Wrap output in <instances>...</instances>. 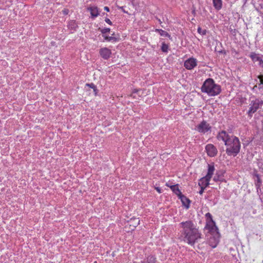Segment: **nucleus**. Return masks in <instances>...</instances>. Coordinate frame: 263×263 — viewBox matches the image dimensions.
Listing matches in <instances>:
<instances>
[{
  "mask_svg": "<svg viewBox=\"0 0 263 263\" xmlns=\"http://www.w3.org/2000/svg\"><path fill=\"white\" fill-rule=\"evenodd\" d=\"M119 8H120V9H121V10H122L124 13H127V11H126L124 10V7H120Z\"/></svg>",
  "mask_w": 263,
  "mask_h": 263,
  "instance_id": "c9c22d12",
  "label": "nucleus"
},
{
  "mask_svg": "<svg viewBox=\"0 0 263 263\" xmlns=\"http://www.w3.org/2000/svg\"><path fill=\"white\" fill-rule=\"evenodd\" d=\"M99 30H100V31L102 34H105L107 32H109L110 30V29L108 28H104L103 29H100L99 28Z\"/></svg>",
  "mask_w": 263,
  "mask_h": 263,
  "instance_id": "a878e982",
  "label": "nucleus"
},
{
  "mask_svg": "<svg viewBox=\"0 0 263 263\" xmlns=\"http://www.w3.org/2000/svg\"><path fill=\"white\" fill-rule=\"evenodd\" d=\"M263 1V0H262Z\"/></svg>",
  "mask_w": 263,
  "mask_h": 263,
  "instance_id": "ea45409f",
  "label": "nucleus"
},
{
  "mask_svg": "<svg viewBox=\"0 0 263 263\" xmlns=\"http://www.w3.org/2000/svg\"><path fill=\"white\" fill-rule=\"evenodd\" d=\"M205 150L208 155L211 157L215 156L218 152L216 147L212 144H207L205 146Z\"/></svg>",
  "mask_w": 263,
  "mask_h": 263,
  "instance_id": "0eeeda50",
  "label": "nucleus"
},
{
  "mask_svg": "<svg viewBox=\"0 0 263 263\" xmlns=\"http://www.w3.org/2000/svg\"><path fill=\"white\" fill-rule=\"evenodd\" d=\"M239 263H240V262H239Z\"/></svg>",
  "mask_w": 263,
  "mask_h": 263,
  "instance_id": "a19ab883",
  "label": "nucleus"
},
{
  "mask_svg": "<svg viewBox=\"0 0 263 263\" xmlns=\"http://www.w3.org/2000/svg\"><path fill=\"white\" fill-rule=\"evenodd\" d=\"M208 173L206 175L204 178L206 179L207 181H210L213 175L214 174V172L215 171V167L214 163L208 164Z\"/></svg>",
  "mask_w": 263,
  "mask_h": 263,
  "instance_id": "f8f14e48",
  "label": "nucleus"
},
{
  "mask_svg": "<svg viewBox=\"0 0 263 263\" xmlns=\"http://www.w3.org/2000/svg\"><path fill=\"white\" fill-rule=\"evenodd\" d=\"M253 175L254 177L256 178V179L255 180V186L258 190L260 188L261 184V180L260 178L259 175L257 173V171L256 170H254L253 172Z\"/></svg>",
  "mask_w": 263,
  "mask_h": 263,
  "instance_id": "2eb2a0df",
  "label": "nucleus"
},
{
  "mask_svg": "<svg viewBox=\"0 0 263 263\" xmlns=\"http://www.w3.org/2000/svg\"><path fill=\"white\" fill-rule=\"evenodd\" d=\"M201 91L206 93L209 96L214 97L219 95L221 91V86L215 83L212 78H208L203 82Z\"/></svg>",
  "mask_w": 263,
  "mask_h": 263,
  "instance_id": "7ed1b4c3",
  "label": "nucleus"
},
{
  "mask_svg": "<svg viewBox=\"0 0 263 263\" xmlns=\"http://www.w3.org/2000/svg\"><path fill=\"white\" fill-rule=\"evenodd\" d=\"M104 9L107 11V12H109V7H107V6H105L104 8Z\"/></svg>",
  "mask_w": 263,
  "mask_h": 263,
  "instance_id": "4c0bfd02",
  "label": "nucleus"
},
{
  "mask_svg": "<svg viewBox=\"0 0 263 263\" xmlns=\"http://www.w3.org/2000/svg\"><path fill=\"white\" fill-rule=\"evenodd\" d=\"M68 27L69 29L75 31L78 27V26L75 21H71L69 22Z\"/></svg>",
  "mask_w": 263,
  "mask_h": 263,
  "instance_id": "6ab92c4d",
  "label": "nucleus"
},
{
  "mask_svg": "<svg viewBox=\"0 0 263 263\" xmlns=\"http://www.w3.org/2000/svg\"><path fill=\"white\" fill-rule=\"evenodd\" d=\"M166 185H167V186H169V187L171 188V189L172 190L173 189H174V188L176 187V184H175V185H169L168 183H166Z\"/></svg>",
  "mask_w": 263,
  "mask_h": 263,
  "instance_id": "72a5a7b5",
  "label": "nucleus"
},
{
  "mask_svg": "<svg viewBox=\"0 0 263 263\" xmlns=\"http://www.w3.org/2000/svg\"><path fill=\"white\" fill-rule=\"evenodd\" d=\"M69 11L68 9L65 8L62 10L63 14L64 15H67L69 13Z\"/></svg>",
  "mask_w": 263,
  "mask_h": 263,
  "instance_id": "c756f323",
  "label": "nucleus"
},
{
  "mask_svg": "<svg viewBox=\"0 0 263 263\" xmlns=\"http://www.w3.org/2000/svg\"><path fill=\"white\" fill-rule=\"evenodd\" d=\"M259 63H258V65L261 67H263V61L261 59L259 61Z\"/></svg>",
  "mask_w": 263,
  "mask_h": 263,
  "instance_id": "473e14b6",
  "label": "nucleus"
},
{
  "mask_svg": "<svg viewBox=\"0 0 263 263\" xmlns=\"http://www.w3.org/2000/svg\"><path fill=\"white\" fill-rule=\"evenodd\" d=\"M258 78L259 79V82H260V83L259 85H261V86H260L259 87V88H263V75L261 74V75L258 76Z\"/></svg>",
  "mask_w": 263,
  "mask_h": 263,
  "instance_id": "393cba45",
  "label": "nucleus"
},
{
  "mask_svg": "<svg viewBox=\"0 0 263 263\" xmlns=\"http://www.w3.org/2000/svg\"><path fill=\"white\" fill-rule=\"evenodd\" d=\"M197 66V60L190 58L186 60L184 63V66L188 70H191Z\"/></svg>",
  "mask_w": 263,
  "mask_h": 263,
  "instance_id": "6e6552de",
  "label": "nucleus"
},
{
  "mask_svg": "<svg viewBox=\"0 0 263 263\" xmlns=\"http://www.w3.org/2000/svg\"><path fill=\"white\" fill-rule=\"evenodd\" d=\"M168 46L164 42L162 43L161 46V50L163 52H167L168 51Z\"/></svg>",
  "mask_w": 263,
  "mask_h": 263,
  "instance_id": "b1692460",
  "label": "nucleus"
},
{
  "mask_svg": "<svg viewBox=\"0 0 263 263\" xmlns=\"http://www.w3.org/2000/svg\"><path fill=\"white\" fill-rule=\"evenodd\" d=\"M155 31L158 32L161 36L168 37H170L171 36L167 32L162 29H156Z\"/></svg>",
  "mask_w": 263,
  "mask_h": 263,
  "instance_id": "412c9836",
  "label": "nucleus"
},
{
  "mask_svg": "<svg viewBox=\"0 0 263 263\" xmlns=\"http://www.w3.org/2000/svg\"><path fill=\"white\" fill-rule=\"evenodd\" d=\"M88 10L90 11L93 18L96 17L99 15L98 9L97 7H90L88 8Z\"/></svg>",
  "mask_w": 263,
  "mask_h": 263,
  "instance_id": "dca6fc26",
  "label": "nucleus"
},
{
  "mask_svg": "<svg viewBox=\"0 0 263 263\" xmlns=\"http://www.w3.org/2000/svg\"><path fill=\"white\" fill-rule=\"evenodd\" d=\"M210 184V181H207L205 178H201L198 182L199 186H200V190L199 192V194L202 195L206 187Z\"/></svg>",
  "mask_w": 263,
  "mask_h": 263,
  "instance_id": "1a4fd4ad",
  "label": "nucleus"
},
{
  "mask_svg": "<svg viewBox=\"0 0 263 263\" xmlns=\"http://www.w3.org/2000/svg\"><path fill=\"white\" fill-rule=\"evenodd\" d=\"M220 53L226 54V51L224 50H221L218 51Z\"/></svg>",
  "mask_w": 263,
  "mask_h": 263,
  "instance_id": "f704fd0d",
  "label": "nucleus"
},
{
  "mask_svg": "<svg viewBox=\"0 0 263 263\" xmlns=\"http://www.w3.org/2000/svg\"><path fill=\"white\" fill-rule=\"evenodd\" d=\"M103 36L104 37L105 40H106L108 42L111 41V42H115L118 41L117 38H116L114 36H104V35H103Z\"/></svg>",
  "mask_w": 263,
  "mask_h": 263,
  "instance_id": "5701e85b",
  "label": "nucleus"
},
{
  "mask_svg": "<svg viewBox=\"0 0 263 263\" xmlns=\"http://www.w3.org/2000/svg\"><path fill=\"white\" fill-rule=\"evenodd\" d=\"M86 86L89 87V88H92V89H93V88H95V87L96 86L93 83H87V84H86Z\"/></svg>",
  "mask_w": 263,
  "mask_h": 263,
  "instance_id": "c85d7f7f",
  "label": "nucleus"
},
{
  "mask_svg": "<svg viewBox=\"0 0 263 263\" xmlns=\"http://www.w3.org/2000/svg\"><path fill=\"white\" fill-rule=\"evenodd\" d=\"M156 190H157V191L158 193H161V190L159 187H156Z\"/></svg>",
  "mask_w": 263,
  "mask_h": 263,
  "instance_id": "e433bc0d",
  "label": "nucleus"
},
{
  "mask_svg": "<svg viewBox=\"0 0 263 263\" xmlns=\"http://www.w3.org/2000/svg\"><path fill=\"white\" fill-rule=\"evenodd\" d=\"M250 57L254 62H259V61L261 59L258 54L254 52H252L250 54Z\"/></svg>",
  "mask_w": 263,
  "mask_h": 263,
  "instance_id": "aec40b11",
  "label": "nucleus"
},
{
  "mask_svg": "<svg viewBox=\"0 0 263 263\" xmlns=\"http://www.w3.org/2000/svg\"><path fill=\"white\" fill-rule=\"evenodd\" d=\"M128 224L131 230H134L140 224V220L137 218H131Z\"/></svg>",
  "mask_w": 263,
  "mask_h": 263,
  "instance_id": "4468645a",
  "label": "nucleus"
},
{
  "mask_svg": "<svg viewBox=\"0 0 263 263\" xmlns=\"http://www.w3.org/2000/svg\"><path fill=\"white\" fill-rule=\"evenodd\" d=\"M206 225L204 230H208V232L214 233L217 232L218 228L216 227L215 221L213 220L212 216L210 213L205 214Z\"/></svg>",
  "mask_w": 263,
  "mask_h": 263,
  "instance_id": "39448f33",
  "label": "nucleus"
},
{
  "mask_svg": "<svg viewBox=\"0 0 263 263\" xmlns=\"http://www.w3.org/2000/svg\"><path fill=\"white\" fill-rule=\"evenodd\" d=\"M180 236L179 239L191 246H194L201 238V233L193 221L187 220L179 223Z\"/></svg>",
  "mask_w": 263,
  "mask_h": 263,
  "instance_id": "f257e3e1",
  "label": "nucleus"
},
{
  "mask_svg": "<svg viewBox=\"0 0 263 263\" xmlns=\"http://www.w3.org/2000/svg\"><path fill=\"white\" fill-rule=\"evenodd\" d=\"M211 127L205 121L203 120L200 124L196 126V130L201 133L205 134L209 130H211Z\"/></svg>",
  "mask_w": 263,
  "mask_h": 263,
  "instance_id": "423d86ee",
  "label": "nucleus"
},
{
  "mask_svg": "<svg viewBox=\"0 0 263 263\" xmlns=\"http://www.w3.org/2000/svg\"><path fill=\"white\" fill-rule=\"evenodd\" d=\"M178 197L181 200L182 205L185 206L186 209H189L191 202L190 200L182 194H181Z\"/></svg>",
  "mask_w": 263,
  "mask_h": 263,
  "instance_id": "ddd939ff",
  "label": "nucleus"
},
{
  "mask_svg": "<svg viewBox=\"0 0 263 263\" xmlns=\"http://www.w3.org/2000/svg\"><path fill=\"white\" fill-rule=\"evenodd\" d=\"M142 263H157V259L155 256L149 255L142 261Z\"/></svg>",
  "mask_w": 263,
  "mask_h": 263,
  "instance_id": "f3484780",
  "label": "nucleus"
},
{
  "mask_svg": "<svg viewBox=\"0 0 263 263\" xmlns=\"http://www.w3.org/2000/svg\"><path fill=\"white\" fill-rule=\"evenodd\" d=\"M214 8L219 10L222 8V0H213Z\"/></svg>",
  "mask_w": 263,
  "mask_h": 263,
  "instance_id": "a211bd4d",
  "label": "nucleus"
},
{
  "mask_svg": "<svg viewBox=\"0 0 263 263\" xmlns=\"http://www.w3.org/2000/svg\"><path fill=\"white\" fill-rule=\"evenodd\" d=\"M175 188L173 189L172 191L179 197L182 194L181 192L179 189V185L178 184H176Z\"/></svg>",
  "mask_w": 263,
  "mask_h": 263,
  "instance_id": "4be33fe9",
  "label": "nucleus"
},
{
  "mask_svg": "<svg viewBox=\"0 0 263 263\" xmlns=\"http://www.w3.org/2000/svg\"><path fill=\"white\" fill-rule=\"evenodd\" d=\"M198 33H199L200 34H202V35H205L206 33V30H202L201 28L199 27L198 28Z\"/></svg>",
  "mask_w": 263,
  "mask_h": 263,
  "instance_id": "bb28decb",
  "label": "nucleus"
},
{
  "mask_svg": "<svg viewBox=\"0 0 263 263\" xmlns=\"http://www.w3.org/2000/svg\"><path fill=\"white\" fill-rule=\"evenodd\" d=\"M226 172L223 170L217 171L213 178V180L215 182H225L226 180L224 178V174Z\"/></svg>",
  "mask_w": 263,
  "mask_h": 263,
  "instance_id": "9d476101",
  "label": "nucleus"
},
{
  "mask_svg": "<svg viewBox=\"0 0 263 263\" xmlns=\"http://www.w3.org/2000/svg\"><path fill=\"white\" fill-rule=\"evenodd\" d=\"M255 87H257V86H256V85H255V86L254 87L253 89H254Z\"/></svg>",
  "mask_w": 263,
  "mask_h": 263,
  "instance_id": "58836bf2",
  "label": "nucleus"
},
{
  "mask_svg": "<svg viewBox=\"0 0 263 263\" xmlns=\"http://www.w3.org/2000/svg\"><path fill=\"white\" fill-rule=\"evenodd\" d=\"M105 21L109 25H112V22H111V21L108 18H106L105 19Z\"/></svg>",
  "mask_w": 263,
  "mask_h": 263,
  "instance_id": "7c9ffc66",
  "label": "nucleus"
},
{
  "mask_svg": "<svg viewBox=\"0 0 263 263\" xmlns=\"http://www.w3.org/2000/svg\"><path fill=\"white\" fill-rule=\"evenodd\" d=\"M217 137L224 142V145L227 147L226 152L228 156L235 157L238 155L240 152L241 144L237 137L230 136L225 130L219 132Z\"/></svg>",
  "mask_w": 263,
  "mask_h": 263,
  "instance_id": "f03ea898",
  "label": "nucleus"
},
{
  "mask_svg": "<svg viewBox=\"0 0 263 263\" xmlns=\"http://www.w3.org/2000/svg\"><path fill=\"white\" fill-rule=\"evenodd\" d=\"M99 53L101 57L104 60L108 59L111 54V50L106 47L100 49Z\"/></svg>",
  "mask_w": 263,
  "mask_h": 263,
  "instance_id": "9b49d317",
  "label": "nucleus"
},
{
  "mask_svg": "<svg viewBox=\"0 0 263 263\" xmlns=\"http://www.w3.org/2000/svg\"><path fill=\"white\" fill-rule=\"evenodd\" d=\"M93 91L95 96H97L98 92V90L97 88V86L95 87V88L93 89Z\"/></svg>",
  "mask_w": 263,
  "mask_h": 263,
  "instance_id": "2f4dec72",
  "label": "nucleus"
},
{
  "mask_svg": "<svg viewBox=\"0 0 263 263\" xmlns=\"http://www.w3.org/2000/svg\"><path fill=\"white\" fill-rule=\"evenodd\" d=\"M263 105V100L259 98H255L250 101L249 103V108L247 112L249 117L252 118L253 115L257 111V110L261 108Z\"/></svg>",
  "mask_w": 263,
  "mask_h": 263,
  "instance_id": "20e7f679",
  "label": "nucleus"
},
{
  "mask_svg": "<svg viewBox=\"0 0 263 263\" xmlns=\"http://www.w3.org/2000/svg\"><path fill=\"white\" fill-rule=\"evenodd\" d=\"M229 30L231 33V34H232L234 35H235L236 34V30L235 28H232L231 27V26L230 27Z\"/></svg>",
  "mask_w": 263,
  "mask_h": 263,
  "instance_id": "cd10ccee",
  "label": "nucleus"
}]
</instances>
